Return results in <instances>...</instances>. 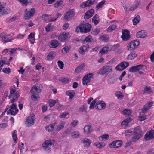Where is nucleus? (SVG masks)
<instances>
[{
	"instance_id": "49530a36",
	"label": "nucleus",
	"mask_w": 154,
	"mask_h": 154,
	"mask_svg": "<svg viewBox=\"0 0 154 154\" xmlns=\"http://www.w3.org/2000/svg\"><path fill=\"white\" fill-rule=\"evenodd\" d=\"M106 2V1L103 0L102 1L100 2L98 4L96 5V10H98L100 8H101L102 6L104 5Z\"/></svg>"
},
{
	"instance_id": "09e8293b",
	"label": "nucleus",
	"mask_w": 154,
	"mask_h": 154,
	"mask_svg": "<svg viewBox=\"0 0 154 154\" xmlns=\"http://www.w3.org/2000/svg\"><path fill=\"white\" fill-rule=\"evenodd\" d=\"M145 113H143L142 112V113H140L139 116V120L140 121H142L145 120L146 118V116L145 114Z\"/></svg>"
},
{
	"instance_id": "864d4df0",
	"label": "nucleus",
	"mask_w": 154,
	"mask_h": 154,
	"mask_svg": "<svg viewBox=\"0 0 154 154\" xmlns=\"http://www.w3.org/2000/svg\"><path fill=\"white\" fill-rule=\"evenodd\" d=\"M141 137L134 134L133 136L132 137V141L134 142H136Z\"/></svg>"
},
{
	"instance_id": "13d9d810",
	"label": "nucleus",
	"mask_w": 154,
	"mask_h": 154,
	"mask_svg": "<svg viewBox=\"0 0 154 154\" xmlns=\"http://www.w3.org/2000/svg\"><path fill=\"white\" fill-rule=\"evenodd\" d=\"M93 40L92 37L90 35H88L85 39L84 41L86 42H91Z\"/></svg>"
},
{
	"instance_id": "338daca9",
	"label": "nucleus",
	"mask_w": 154,
	"mask_h": 154,
	"mask_svg": "<svg viewBox=\"0 0 154 154\" xmlns=\"http://www.w3.org/2000/svg\"><path fill=\"white\" fill-rule=\"evenodd\" d=\"M2 71L5 73H9L11 72L10 69L9 68H3Z\"/></svg>"
},
{
	"instance_id": "7c9ffc66",
	"label": "nucleus",
	"mask_w": 154,
	"mask_h": 154,
	"mask_svg": "<svg viewBox=\"0 0 154 154\" xmlns=\"http://www.w3.org/2000/svg\"><path fill=\"white\" fill-rule=\"evenodd\" d=\"M55 54L54 52L51 51L47 56V59L48 60H51L53 59L55 57Z\"/></svg>"
},
{
	"instance_id": "052dcab7",
	"label": "nucleus",
	"mask_w": 154,
	"mask_h": 154,
	"mask_svg": "<svg viewBox=\"0 0 154 154\" xmlns=\"http://www.w3.org/2000/svg\"><path fill=\"white\" fill-rule=\"evenodd\" d=\"M128 71L130 72H135L137 71L136 66H132L129 69Z\"/></svg>"
},
{
	"instance_id": "72a5a7b5",
	"label": "nucleus",
	"mask_w": 154,
	"mask_h": 154,
	"mask_svg": "<svg viewBox=\"0 0 154 154\" xmlns=\"http://www.w3.org/2000/svg\"><path fill=\"white\" fill-rule=\"evenodd\" d=\"M139 4V3L138 1H135L134 2L132 7L130 8H129L128 10L129 11H131L136 9L137 8Z\"/></svg>"
},
{
	"instance_id": "a18cd8bd",
	"label": "nucleus",
	"mask_w": 154,
	"mask_h": 154,
	"mask_svg": "<svg viewBox=\"0 0 154 154\" xmlns=\"http://www.w3.org/2000/svg\"><path fill=\"white\" fill-rule=\"evenodd\" d=\"M84 66L85 65L84 64H82L78 66L75 69V72L78 73L80 72Z\"/></svg>"
},
{
	"instance_id": "4d7b16f0",
	"label": "nucleus",
	"mask_w": 154,
	"mask_h": 154,
	"mask_svg": "<svg viewBox=\"0 0 154 154\" xmlns=\"http://www.w3.org/2000/svg\"><path fill=\"white\" fill-rule=\"evenodd\" d=\"M116 148L120 147L122 144V141L120 140H115Z\"/></svg>"
},
{
	"instance_id": "5fc2aeb1",
	"label": "nucleus",
	"mask_w": 154,
	"mask_h": 154,
	"mask_svg": "<svg viewBox=\"0 0 154 154\" xmlns=\"http://www.w3.org/2000/svg\"><path fill=\"white\" fill-rule=\"evenodd\" d=\"M100 31V28L94 29L92 30V34L94 35H96L98 34Z\"/></svg>"
},
{
	"instance_id": "20e7f679",
	"label": "nucleus",
	"mask_w": 154,
	"mask_h": 154,
	"mask_svg": "<svg viewBox=\"0 0 154 154\" xmlns=\"http://www.w3.org/2000/svg\"><path fill=\"white\" fill-rule=\"evenodd\" d=\"M35 13V9L34 8L28 10L26 9L24 11V18L25 19L28 20L33 17Z\"/></svg>"
},
{
	"instance_id": "473e14b6",
	"label": "nucleus",
	"mask_w": 154,
	"mask_h": 154,
	"mask_svg": "<svg viewBox=\"0 0 154 154\" xmlns=\"http://www.w3.org/2000/svg\"><path fill=\"white\" fill-rule=\"evenodd\" d=\"M65 124V121H61L60 123L57 127L56 128V130L57 131H59L64 127V125Z\"/></svg>"
},
{
	"instance_id": "680f3d73",
	"label": "nucleus",
	"mask_w": 154,
	"mask_h": 154,
	"mask_svg": "<svg viewBox=\"0 0 154 154\" xmlns=\"http://www.w3.org/2000/svg\"><path fill=\"white\" fill-rule=\"evenodd\" d=\"M69 114V112H64L60 114L59 117L60 118H64L66 117L67 115Z\"/></svg>"
},
{
	"instance_id": "603ef678",
	"label": "nucleus",
	"mask_w": 154,
	"mask_h": 154,
	"mask_svg": "<svg viewBox=\"0 0 154 154\" xmlns=\"http://www.w3.org/2000/svg\"><path fill=\"white\" fill-rule=\"evenodd\" d=\"M117 26L116 24H113L111 25L107 29L108 32H111L112 31L114 30L116 28Z\"/></svg>"
},
{
	"instance_id": "a211bd4d",
	"label": "nucleus",
	"mask_w": 154,
	"mask_h": 154,
	"mask_svg": "<svg viewBox=\"0 0 154 154\" xmlns=\"http://www.w3.org/2000/svg\"><path fill=\"white\" fill-rule=\"evenodd\" d=\"M122 38L123 40H127L130 38L129 32L128 30H123Z\"/></svg>"
},
{
	"instance_id": "3c124183",
	"label": "nucleus",
	"mask_w": 154,
	"mask_h": 154,
	"mask_svg": "<svg viewBox=\"0 0 154 154\" xmlns=\"http://www.w3.org/2000/svg\"><path fill=\"white\" fill-rule=\"evenodd\" d=\"M63 1L59 0L57 1L54 4V6L55 8H57L63 4Z\"/></svg>"
},
{
	"instance_id": "a878e982",
	"label": "nucleus",
	"mask_w": 154,
	"mask_h": 154,
	"mask_svg": "<svg viewBox=\"0 0 154 154\" xmlns=\"http://www.w3.org/2000/svg\"><path fill=\"white\" fill-rule=\"evenodd\" d=\"M35 33H31L28 36L27 38L29 40L32 44H34L35 42Z\"/></svg>"
},
{
	"instance_id": "f03ea898",
	"label": "nucleus",
	"mask_w": 154,
	"mask_h": 154,
	"mask_svg": "<svg viewBox=\"0 0 154 154\" xmlns=\"http://www.w3.org/2000/svg\"><path fill=\"white\" fill-rule=\"evenodd\" d=\"M139 44V41L137 40L131 41L127 46V49L128 50L133 51L137 47Z\"/></svg>"
},
{
	"instance_id": "0e129e2a",
	"label": "nucleus",
	"mask_w": 154,
	"mask_h": 154,
	"mask_svg": "<svg viewBox=\"0 0 154 154\" xmlns=\"http://www.w3.org/2000/svg\"><path fill=\"white\" fill-rule=\"evenodd\" d=\"M96 102V100H94L91 103L89 106L90 109H92L94 108L95 103Z\"/></svg>"
},
{
	"instance_id": "f257e3e1",
	"label": "nucleus",
	"mask_w": 154,
	"mask_h": 154,
	"mask_svg": "<svg viewBox=\"0 0 154 154\" xmlns=\"http://www.w3.org/2000/svg\"><path fill=\"white\" fill-rule=\"evenodd\" d=\"M54 141L53 140L50 139L45 140L42 144V146L45 151H48L54 146Z\"/></svg>"
},
{
	"instance_id": "b1692460",
	"label": "nucleus",
	"mask_w": 154,
	"mask_h": 154,
	"mask_svg": "<svg viewBox=\"0 0 154 154\" xmlns=\"http://www.w3.org/2000/svg\"><path fill=\"white\" fill-rule=\"evenodd\" d=\"M89 48V45H86L81 46L79 49V52L82 54H83L85 52L87 51Z\"/></svg>"
},
{
	"instance_id": "a19ab883",
	"label": "nucleus",
	"mask_w": 154,
	"mask_h": 154,
	"mask_svg": "<svg viewBox=\"0 0 154 154\" xmlns=\"http://www.w3.org/2000/svg\"><path fill=\"white\" fill-rule=\"evenodd\" d=\"M19 96V93H16L12 97V98L11 99V102L13 103L16 101L18 100V98Z\"/></svg>"
},
{
	"instance_id": "2eb2a0df",
	"label": "nucleus",
	"mask_w": 154,
	"mask_h": 154,
	"mask_svg": "<svg viewBox=\"0 0 154 154\" xmlns=\"http://www.w3.org/2000/svg\"><path fill=\"white\" fill-rule=\"evenodd\" d=\"M96 0H88L85 2L81 4L80 6L81 7L85 8L86 7H89L92 5L95 2Z\"/></svg>"
},
{
	"instance_id": "bf43d9fd",
	"label": "nucleus",
	"mask_w": 154,
	"mask_h": 154,
	"mask_svg": "<svg viewBox=\"0 0 154 154\" xmlns=\"http://www.w3.org/2000/svg\"><path fill=\"white\" fill-rule=\"evenodd\" d=\"M50 15L47 14L43 15L42 16V18L44 21L49 20L50 18Z\"/></svg>"
},
{
	"instance_id": "e2e57ef3",
	"label": "nucleus",
	"mask_w": 154,
	"mask_h": 154,
	"mask_svg": "<svg viewBox=\"0 0 154 154\" xmlns=\"http://www.w3.org/2000/svg\"><path fill=\"white\" fill-rule=\"evenodd\" d=\"M57 63L60 68L61 69H62L63 68L64 66L63 62L60 60H59L58 61Z\"/></svg>"
},
{
	"instance_id": "2f4dec72",
	"label": "nucleus",
	"mask_w": 154,
	"mask_h": 154,
	"mask_svg": "<svg viewBox=\"0 0 154 154\" xmlns=\"http://www.w3.org/2000/svg\"><path fill=\"white\" fill-rule=\"evenodd\" d=\"M17 131L16 130H14L12 132V137L14 140V143L16 144L18 139L17 134Z\"/></svg>"
},
{
	"instance_id": "4c0bfd02",
	"label": "nucleus",
	"mask_w": 154,
	"mask_h": 154,
	"mask_svg": "<svg viewBox=\"0 0 154 154\" xmlns=\"http://www.w3.org/2000/svg\"><path fill=\"white\" fill-rule=\"evenodd\" d=\"M58 102V100L56 99L55 100H53L52 99H50L48 100V103L49 106L50 107H53L55 104Z\"/></svg>"
},
{
	"instance_id": "4be33fe9",
	"label": "nucleus",
	"mask_w": 154,
	"mask_h": 154,
	"mask_svg": "<svg viewBox=\"0 0 154 154\" xmlns=\"http://www.w3.org/2000/svg\"><path fill=\"white\" fill-rule=\"evenodd\" d=\"M93 131L92 128L90 125H85L84 128V131L85 133L89 134L91 133Z\"/></svg>"
},
{
	"instance_id": "ddd939ff",
	"label": "nucleus",
	"mask_w": 154,
	"mask_h": 154,
	"mask_svg": "<svg viewBox=\"0 0 154 154\" xmlns=\"http://www.w3.org/2000/svg\"><path fill=\"white\" fill-rule=\"evenodd\" d=\"M10 11L8 8H5L3 3L0 2V13L1 15L8 14Z\"/></svg>"
},
{
	"instance_id": "7ed1b4c3",
	"label": "nucleus",
	"mask_w": 154,
	"mask_h": 154,
	"mask_svg": "<svg viewBox=\"0 0 154 154\" xmlns=\"http://www.w3.org/2000/svg\"><path fill=\"white\" fill-rule=\"evenodd\" d=\"M80 25L81 32L87 33L91 31V26L89 24L86 22H83Z\"/></svg>"
},
{
	"instance_id": "5701e85b",
	"label": "nucleus",
	"mask_w": 154,
	"mask_h": 154,
	"mask_svg": "<svg viewBox=\"0 0 154 154\" xmlns=\"http://www.w3.org/2000/svg\"><path fill=\"white\" fill-rule=\"evenodd\" d=\"M41 91V90L38 86H33L31 89L30 92L32 94H39Z\"/></svg>"
},
{
	"instance_id": "aec40b11",
	"label": "nucleus",
	"mask_w": 154,
	"mask_h": 154,
	"mask_svg": "<svg viewBox=\"0 0 154 154\" xmlns=\"http://www.w3.org/2000/svg\"><path fill=\"white\" fill-rule=\"evenodd\" d=\"M109 50V45H107L104 47L100 51L99 55L100 56H102Z\"/></svg>"
},
{
	"instance_id": "1a4fd4ad",
	"label": "nucleus",
	"mask_w": 154,
	"mask_h": 154,
	"mask_svg": "<svg viewBox=\"0 0 154 154\" xmlns=\"http://www.w3.org/2000/svg\"><path fill=\"white\" fill-rule=\"evenodd\" d=\"M93 74L92 73L88 74L85 75L83 77L82 83L83 85H87V84L90 82L91 78L93 77Z\"/></svg>"
},
{
	"instance_id": "423d86ee",
	"label": "nucleus",
	"mask_w": 154,
	"mask_h": 154,
	"mask_svg": "<svg viewBox=\"0 0 154 154\" xmlns=\"http://www.w3.org/2000/svg\"><path fill=\"white\" fill-rule=\"evenodd\" d=\"M35 119V116L33 114H32L28 117L25 121V124L26 126L29 127L33 125Z\"/></svg>"
},
{
	"instance_id": "c03bdc74",
	"label": "nucleus",
	"mask_w": 154,
	"mask_h": 154,
	"mask_svg": "<svg viewBox=\"0 0 154 154\" xmlns=\"http://www.w3.org/2000/svg\"><path fill=\"white\" fill-rule=\"evenodd\" d=\"M109 137L108 135L105 134L102 136H101L99 137L100 140L101 141H106L108 140Z\"/></svg>"
},
{
	"instance_id": "e433bc0d",
	"label": "nucleus",
	"mask_w": 154,
	"mask_h": 154,
	"mask_svg": "<svg viewBox=\"0 0 154 154\" xmlns=\"http://www.w3.org/2000/svg\"><path fill=\"white\" fill-rule=\"evenodd\" d=\"M131 120L132 119L131 118L128 117L125 119L123 121H122L121 123V125H128V124L129 123V122L131 121Z\"/></svg>"
},
{
	"instance_id": "cd10ccee",
	"label": "nucleus",
	"mask_w": 154,
	"mask_h": 154,
	"mask_svg": "<svg viewBox=\"0 0 154 154\" xmlns=\"http://www.w3.org/2000/svg\"><path fill=\"white\" fill-rule=\"evenodd\" d=\"M141 132V128L139 126H137L134 128V134L137 135L138 136L142 137Z\"/></svg>"
},
{
	"instance_id": "de8ad7c7",
	"label": "nucleus",
	"mask_w": 154,
	"mask_h": 154,
	"mask_svg": "<svg viewBox=\"0 0 154 154\" xmlns=\"http://www.w3.org/2000/svg\"><path fill=\"white\" fill-rule=\"evenodd\" d=\"M109 38L108 35H103L100 37V40L101 41H107L109 40Z\"/></svg>"
},
{
	"instance_id": "37998d69",
	"label": "nucleus",
	"mask_w": 154,
	"mask_h": 154,
	"mask_svg": "<svg viewBox=\"0 0 154 154\" xmlns=\"http://www.w3.org/2000/svg\"><path fill=\"white\" fill-rule=\"evenodd\" d=\"M40 98L38 94H32L31 96V98L32 100L36 101H37Z\"/></svg>"
},
{
	"instance_id": "79ce46f5",
	"label": "nucleus",
	"mask_w": 154,
	"mask_h": 154,
	"mask_svg": "<svg viewBox=\"0 0 154 154\" xmlns=\"http://www.w3.org/2000/svg\"><path fill=\"white\" fill-rule=\"evenodd\" d=\"M66 94L67 95L69 96V98L72 99L74 96L75 93L72 91H68L66 92Z\"/></svg>"
},
{
	"instance_id": "f704fd0d",
	"label": "nucleus",
	"mask_w": 154,
	"mask_h": 154,
	"mask_svg": "<svg viewBox=\"0 0 154 154\" xmlns=\"http://www.w3.org/2000/svg\"><path fill=\"white\" fill-rule=\"evenodd\" d=\"M59 81L63 83L67 84L69 82V79L67 77H62L59 79Z\"/></svg>"
},
{
	"instance_id": "c85d7f7f",
	"label": "nucleus",
	"mask_w": 154,
	"mask_h": 154,
	"mask_svg": "<svg viewBox=\"0 0 154 154\" xmlns=\"http://www.w3.org/2000/svg\"><path fill=\"white\" fill-rule=\"evenodd\" d=\"M136 35L138 38H144L146 37L147 35L143 30L139 31L137 32Z\"/></svg>"
},
{
	"instance_id": "393cba45",
	"label": "nucleus",
	"mask_w": 154,
	"mask_h": 154,
	"mask_svg": "<svg viewBox=\"0 0 154 154\" xmlns=\"http://www.w3.org/2000/svg\"><path fill=\"white\" fill-rule=\"evenodd\" d=\"M59 44V43L58 41L53 40L51 41L49 46L51 48H55L57 47Z\"/></svg>"
},
{
	"instance_id": "6e6d98bb",
	"label": "nucleus",
	"mask_w": 154,
	"mask_h": 154,
	"mask_svg": "<svg viewBox=\"0 0 154 154\" xmlns=\"http://www.w3.org/2000/svg\"><path fill=\"white\" fill-rule=\"evenodd\" d=\"M80 135L79 132L78 131H74L71 133L72 137L74 138H77Z\"/></svg>"
},
{
	"instance_id": "c9c22d12",
	"label": "nucleus",
	"mask_w": 154,
	"mask_h": 154,
	"mask_svg": "<svg viewBox=\"0 0 154 154\" xmlns=\"http://www.w3.org/2000/svg\"><path fill=\"white\" fill-rule=\"evenodd\" d=\"M94 145L97 148H101L105 146V143L104 142H97L94 143Z\"/></svg>"
},
{
	"instance_id": "6e6552de",
	"label": "nucleus",
	"mask_w": 154,
	"mask_h": 154,
	"mask_svg": "<svg viewBox=\"0 0 154 154\" xmlns=\"http://www.w3.org/2000/svg\"><path fill=\"white\" fill-rule=\"evenodd\" d=\"M10 108L7 112V114H11V115H15L18 112V110L17 106L14 104H12L10 107Z\"/></svg>"
},
{
	"instance_id": "9b49d317",
	"label": "nucleus",
	"mask_w": 154,
	"mask_h": 154,
	"mask_svg": "<svg viewBox=\"0 0 154 154\" xmlns=\"http://www.w3.org/2000/svg\"><path fill=\"white\" fill-rule=\"evenodd\" d=\"M69 38L68 33L63 32L60 34L58 37V39L61 42H64Z\"/></svg>"
},
{
	"instance_id": "c756f323",
	"label": "nucleus",
	"mask_w": 154,
	"mask_h": 154,
	"mask_svg": "<svg viewBox=\"0 0 154 154\" xmlns=\"http://www.w3.org/2000/svg\"><path fill=\"white\" fill-rule=\"evenodd\" d=\"M82 142L84 144V146L88 147L91 143V140L88 138H84L82 141Z\"/></svg>"
},
{
	"instance_id": "6ab92c4d",
	"label": "nucleus",
	"mask_w": 154,
	"mask_h": 154,
	"mask_svg": "<svg viewBox=\"0 0 154 154\" xmlns=\"http://www.w3.org/2000/svg\"><path fill=\"white\" fill-rule=\"evenodd\" d=\"M57 124L56 122H54L46 125L45 128L46 130L50 132L53 131Z\"/></svg>"
},
{
	"instance_id": "0eeeda50",
	"label": "nucleus",
	"mask_w": 154,
	"mask_h": 154,
	"mask_svg": "<svg viewBox=\"0 0 154 154\" xmlns=\"http://www.w3.org/2000/svg\"><path fill=\"white\" fill-rule=\"evenodd\" d=\"M129 65V63L126 61L122 62L118 64L116 67V69L118 71H122L127 67Z\"/></svg>"
},
{
	"instance_id": "39448f33",
	"label": "nucleus",
	"mask_w": 154,
	"mask_h": 154,
	"mask_svg": "<svg viewBox=\"0 0 154 154\" xmlns=\"http://www.w3.org/2000/svg\"><path fill=\"white\" fill-rule=\"evenodd\" d=\"M112 70L111 66L109 65H105L102 67L98 72V73L99 74L103 75L107 72H111Z\"/></svg>"
},
{
	"instance_id": "69168bd1",
	"label": "nucleus",
	"mask_w": 154,
	"mask_h": 154,
	"mask_svg": "<svg viewBox=\"0 0 154 154\" xmlns=\"http://www.w3.org/2000/svg\"><path fill=\"white\" fill-rule=\"evenodd\" d=\"M151 87H150L146 86L144 89V92L149 93L151 91Z\"/></svg>"
},
{
	"instance_id": "f3484780",
	"label": "nucleus",
	"mask_w": 154,
	"mask_h": 154,
	"mask_svg": "<svg viewBox=\"0 0 154 154\" xmlns=\"http://www.w3.org/2000/svg\"><path fill=\"white\" fill-rule=\"evenodd\" d=\"M95 107L98 110H103L106 107L105 103L103 101H99L96 103Z\"/></svg>"
},
{
	"instance_id": "4468645a",
	"label": "nucleus",
	"mask_w": 154,
	"mask_h": 154,
	"mask_svg": "<svg viewBox=\"0 0 154 154\" xmlns=\"http://www.w3.org/2000/svg\"><path fill=\"white\" fill-rule=\"evenodd\" d=\"M75 15L74 10L73 9L69 10L65 14L63 19L65 20H67L69 18L73 17Z\"/></svg>"
},
{
	"instance_id": "dca6fc26",
	"label": "nucleus",
	"mask_w": 154,
	"mask_h": 154,
	"mask_svg": "<svg viewBox=\"0 0 154 154\" xmlns=\"http://www.w3.org/2000/svg\"><path fill=\"white\" fill-rule=\"evenodd\" d=\"M153 104V102L149 101L144 106L143 108L142 109V111L143 113H146L148 110L150 109L152 104Z\"/></svg>"
},
{
	"instance_id": "ea45409f",
	"label": "nucleus",
	"mask_w": 154,
	"mask_h": 154,
	"mask_svg": "<svg viewBox=\"0 0 154 154\" xmlns=\"http://www.w3.org/2000/svg\"><path fill=\"white\" fill-rule=\"evenodd\" d=\"M140 18L139 16L137 15L132 20L133 23L134 25H137L140 21Z\"/></svg>"
},
{
	"instance_id": "412c9836",
	"label": "nucleus",
	"mask_w": 154,
	"mask_h": 154,
	"mask_svg": "<svg viewBox=\"0 0 154 154\" xmlns=\"http://www.w3.org/2000/svg\"><path fill=\"white\" fill-rule=\"evenodd\" d=\"M94 12V10L93 9H91L87 11L85 14L84 18L85 19H88L91 17Z\"/></svg>"
},
{
	"instance_id": "774afa93",
	"label": "nucleus",
	"mask_w": 154,
	"mask_h": 154,
	"mask_svg": "<svg viewBox=\"0 0 154 154\" xmlns=\"http://www.w3.org/2000/svg\"><path fill=\"white\" fill-rule=\"evenodd\" d=\"M115 142V141H114L109 144V146L110 148H116V143Z\"/></svg>"
},
{
	"instance_id": "8fccbe9b",
	"label": "nucleus",
	"mask_w": 154,
	"mask_h": 154,
	"mask_svg": "<svg viewBox=\"0 0 154 154\" xmlns=\"http://www.w3.org/2000/svg\"><path fill=\"white\" fill-rule=\"evenodd\" d=\"M132 112L131 110L126 109L123 110L122 113L126 116H129L131 115V114Z\"/></svg>"
},
{
	"instance_id": "58836bf2",
	"label": "nucleus",
	"mask_w": 154,
	"mask_h": 154,
	"mask_svg": "<svg viewBox=\"0 0 154 154\" xmlns=\"http://www.w3.org/2000/svg\"><path fill=\"white\" fill-rule=\"evenodd\" d=\"M71 46H66L62 50V52L63 54H66L68 52L71 48Z\"/></svg>"
},
{
	"instance_id": "bb28decb",
	"label": "nucleus",
	"mask_w": 154,
	"mask_h": 154,
	"mask_svg": "<svg viewBox=\"0 0 154 154\" xmlns=\"http://www.w3.org/2000/svg\"><path fill=\"white\" fill-rule=\"evenodd\" d=\"M137 56V54L134 51L131 52L127 56L126 59L128 60H132L135 58Z\"/></svg>"
},
{
	"instance_id": "f8f14e48",
	"label": "nucleus",
	"mask_w": 154,
	"mask_h": 154,
	"mask_svg": "<svg viewBox=\"0 0 154 154\" xmlns=\"http://www.w3.org/2000/svg\"><path fill=\"white\" fill-rule=\"evenodd\" d=\"M0 36L3 42L5 43L11 41L13 39L12 37L10 35H6L4 33H1Z\"/></svg>"
},
{
	"instance_id": "9d476101",
	"label": "nucleus",
	"mask_w": 154,
	"mask_h": 154,
	"mask_svg": "<svg viewBox=\"0 0 154 154\" xmlns=\"http://www.w3.org/2000/svg\"><path fill=\"white\" fill-rule=\"evenodd\" d=\"M144 138L146 140L154 138V130H151L147 131L145 135Z\"/></svg>"
}]
</instances>
